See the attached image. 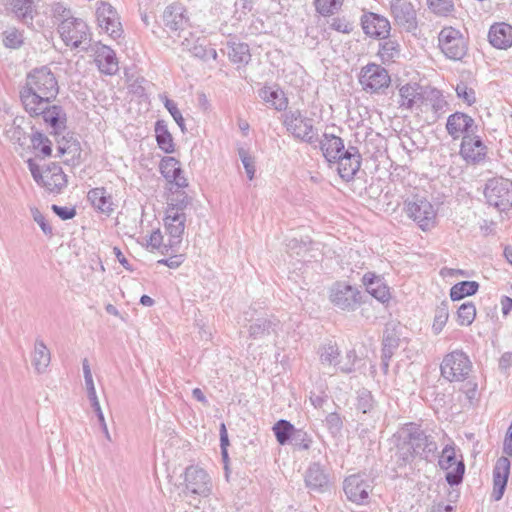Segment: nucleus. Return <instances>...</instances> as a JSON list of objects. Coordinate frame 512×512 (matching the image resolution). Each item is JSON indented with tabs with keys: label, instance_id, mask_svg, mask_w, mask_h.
<instances>
[{
	"label": "nucleus",
	"instance_id": "1",
	"mask_svg": "<svg viewBox=\"0 0 512 512\" xmlns=\"http://www.w3.org/2000/svg\"><path fill=\"white\" fill-rule=\"evenodd\" d=\"M58 94V80L45 66L32 69L19 90L20 102L26 113H38L44 105L53 103Z\"/></svg>",
	"mask_w": 512,
	"mask_h": 512
},
{
	"label": "nucleus",
	"instance_id": "2",
	"mask_svg": "<svg viewBox=\"0 0 512 512\" xmlns=\"http://www.w3.org/2000/svg\"><path fill=\"white\" fill-rule=\"evenodd\" d=\"M168 207L163 219L165 236L167 237L168 247L178 248L182 242L185 230L186 216L184 208L187 204V195L185 192H173L169 189L167 196Z\"/></svg>",
	"mask_w": 512,
	"mask_h": 512
},
{
	"label": "nucleus",
	"instance_id": "3",
	"mask_svg": "<svg viewBox=\"0 0 512 512\" xmlns=\"http://www.w3.org/2000/svg\"><path fill=\"white\" fill-rule=\"evenodd\" d=\"M469 39L461 30L452 27H443L438 34V48L451 60H461L467 54Z\"/></svg>",
	"mask_w": 512,
	"mask_h": 512
},
{
	"label": "nucleus",
	"instance_id": "4",
	"mask_svg": "<svg viewBox=\"0 0 512 512\" xmlns=\"http://www.w3.org/2000/svg\"><path fill=\"white\" fill-rule=\"evenodd\" d=\"M406 215L424 232L430 231L437 224V210L424 197H413L404 203Z\"/></svg>",
	"mask_w": 512,
	"mask_h": 512
},
{
	"label": "nucleus",
	"instance_id": "5",
	"mask_svg": "<svg viewBox=\"0 0 512 512\" xmlns=\"http://www.w3.org/2000/svg\"><path fill=\"white\" fill-rule=\"evenodd\" d=\"M391 76L386 68L376 63H368L360 69L358 82L368 94H380L391 85Z\"/></svg>",
	"mask_w": 512,
	"mask_h": 512
},
{
	"label": "nucleus",
	"instance_id": "6",
	"mask_svg": "<svg viewBox=\"0 0 512 512\" xmlns=\"http://www.w3.org/2000/svg\"><path fill=\"white\" fill-rule=\"evenodd\" d=\"M28 164L34 180L48 191L59 192L66 186L67 177L59 165L52 163L41 169L32 160Z\"/></svg>",
	"mask_w": 512,
	"mask_h": 512
},
{
	"label": "nucleus",
	"instance_id": "7",
	"mask_svg": "<svg viewBox=\"0 0 512 512\" xmlns=\"http://www.w3.org/2000/svg\"><path fill=\"white\" fill-rule=\"evenodd\" d=\"M471 370L469 357L461 351L447 354L441 363V375L450 382L465 380Z\"/></svg>",
	"mask_w": 512,
	"mask_h": 512
},
{
	"label": "nucleus",
	"instance_id": "8",
	"mask_svg": "<svg viewBox=\"0 0 512 512\" xmlns=\"http://www.w3.org/2000/svg\"><path fill=\"white\" fill-rule=\"evenodd\" d=\"M438 463L446 471V480L450 485H457L462 481L465 466L453 445H447L443 448Z\"/></svg>",
	"mask_w": 512,
	"mask_h": 512
},
{
	"label": "nucleus",
	"instance_id": "9",
	"mask_svg": "<svg viewBox=\"0 0 512 512\" xmlns=\"http://www.w3.org/2000/svg\"><path fill=\"white\" fill-rule=\"evenodd\" d=\"M32 118H42L50 133L54 136L61 134L67 127V115L60 105L47 103L38 113H27Z\"/></svg>",
	"mask_w": 512,
	"mask_h": 512
},
{
	"label": "nucleus",
	"instance_id": "10",
	"mask_svg": "<svg viewBox=\"0 0 512 512\" xmlns=\"http://www.w3.org/2000/svg\"><path fill=\"white\" fill-rule=\"evenodd\" d=\"M97 25L101 32L116 39L122 35L123 29L116 10L107 2H101L96 9Z\"/></svg>",
	"mask_w": 512,
	"mask_h": 512
},
{
	"label": "nucleus",
	"instance_id": "11",
	"mask_svg": "<svg viewBox=\"0 0 512 512\" xmlns=\"http://www.w3.org/2000/svg\"><path fill=\"white\" fill-rule=\"evenodd\" d=\"M485 196L488 202L500 209L512 205V182L508 179H492L486 186Z\"/></svg>",
	"mask_w": 512,
	"mask_h": 512
},
{
	"label": "nucleus",
	"instance_id": "12",
	"mask_svg": "<svg viewBox=\"0 0 512 512\" xmlns=\"http://www.w3.org/2000/svg\"><path fill=\"white\" fill-rule=\"evenodd\" d=\"M361 27L367 37L375 40L386 39L391 31L389 20L373 12L362 15Z\"/></svg>",
	"mask_w": 512,
	"mask_h": 512
},
{
	"label": "nucleus",
	"instance_id": "13",
	"mask_svg": "<svg viewBox=\"0 0 512 512\" xmlns=\"http://www.w3.org/2000/svg\"><path fill=\"white\" fill-rule=\"evenodd\" d=\"M487 146L476 133L461 140L459 154L467 163L478 164L487 157Z\"/></svg>",
	"mask_w": 512,
	"mask_h": 512
},
{
	"label": "nucleus",
	"instance_id": "14",
	"mask_svg": "<svg viewBox=\"0 0 512 512\" xmlns=\"http://www.w3.org/2000/svg\"><path fill=\"white\" fill-rule=\"evenodd\" d=\"M59 33L67 46L78 47L87 38V25L76 18H66L59 25Z\"/></svg>",
	"mask_w": 512,
	"mask_h": 512
},
{
	"label": "nucleus",
	"instance_id": "15",
	"mask_svg": "<svg viewBox=\"0 0 512 512\" xmlns=\"http://www.w3.org/2000/svg\"><path fill=\"white\" fill-rule=\"evenodd\" d=\"M476 129L474 119L465 113L455 112L447 118L446 130L453 140H462L475 133Z\"/></svg>",
	"mask_w": 512,
	"mask_h": 512
},
{
	"label": "nucleus",
	"instance_id": "16",
	"mask_svg": "<svg viewBox=\"0 0 512 512\" xmlns=\"http://www.w3.org/2000/svg\"><path fill=\"white\" fill-rule=\"evenodd\" d=\"M334 163L339 176L345 181H350L360 170L362 157L356 148L350 147Z\"/></svg>",
	"mask_w": 512,
	"mask_h": 512
},
{
	"label": "nucleus",
	"instance_id": "17",
	"mask_svg": "<svg viewBox=\"0 0 512 512\" xmlns=\"http://www.w3.org/2000/svg\"><path fill=\"white\" fill-rule=\"evenodd\" d=\"M94 63L103 74L114 75L119 69L115 52L108 46L96 43L93 48Z\"/></svg>",
	"mask_w": 512,
	"mask_h": 512
},
{
	"label": "nucleus",
	"instance_id": "18",
	"mask_svg": "<svg viewBox=\"0 0 512 512\" xmlns=\"http://www.w3.org/2000/svg\"><path fill=\"white\" fill-rule=\"evenodd\" d=\"M344 492L349 501L361 505L368 501L371 486L360 476L351 475L344 481Z\"/></svg>",
	"mask_w": 512,
	"mask_h": 512
},
{
	"label": "nucleus",
	"instance_id": "19",
	"mask_svg": "<svg viewBox=\"0 0 512 512\" xmlns=\"http://www.w3.org/2000/svg\"><path fill=\"white\" fill-rule=\"evenodd\" d=\"M362 284L366 291L376 300L383 304L389 303L392 298L391 289L383 277L374 272H367L362 278Z\"/></svg>",
	"mask_w": 512,
	"mask_h": 512
},
{
	"label": "nucleus",
	"instance_id": "20",
	"mask_svg": "<svg viewBox=\"0 0 512 512\" xmlns=\"http://www.w3.org/2000/svg\"><path fill=\"white\" fill-rule=\"evenodd\" d=\"M510 474V461L507 457H500L493 470L492 497L499 501L503 495Z\"/></svg>",
	"mask_w": 512,
	"mask_h": 512
},
{
	"label": "nucleus",
	"instance_id": "21",
	"mask_svg": "<svg viewBox=\"0 0 512 512\" xmlns=\"http://www.w3.org/2000/svg\"><path fill=\"white\" fill-rule=\"evenodd\" d=\"M159 169L164 178L178 188L188 186L187 179L182 174L180 162L174 157H164L161 159Z\"/></svg>",
	"mask_w": 512,
	"mask_h": 512
},
{
	"label": "nucleus",
	"instance_id": "22",
	"mask_svg": "<svg viewBox=\"0 0 512 512\" xmlns=\"http://www.w3.org/2000/svg\"><path fill=\"white\" fill-rule=\"evenodd\" d=\"M56 157L62 159L64 164L76 165L81 158V146L72 137H62L57 141Z\"/></svg>",
	"mask_w": 512,
	"mask_h": 512
},
{
	"label": "nucleus",
	"instance_id": "23",
	"mask_svg": "<svg viewBox=\"0 0 512 512\" xmlns=\"http://www.w3.org/2000/svg\"><path fill=\"white\" fill-rule=\"evenodd\" d=\"M88 201L98 212L110 216L115 210L113 197L104 187H95L88 191Z\"/></svg>",
	"mask_w": 512,
	"mask_h": 512
},
{
	"label": "nucleus",
	"instance_id": "24",
	"mask_svg": "<svg viewBox=\"0 0 512 512\" xmlns=\"http://www.w3.org/2000/svg\"><path fill=\"white\" fill-rule=\"evenodd\" d=\"M358 296V291L343 283H337L330 292L331 301L342 309L353 308L358 302Z\"/></svg>",
	"mask_w": 512,
	"mask_h": 512
},
{
	"label": "nucleus",
	"instance_id": "25",
	"mask_svg": "<svg viewBox=\"0 0 512 512\" xmlns=\"http://www.w3.org/2000/svg\"><path fill=\"white\" fill-rule=\"evenodd\" d=\"M259 96L266 105L277 111H284L289 105L286 93L278 85L264 86Z\"/></svg>",
	"mask_w": 512,
	"mask_h": 512
},
{
	"label": "nucleus",
	"instance_id": "26",
	"mask_svg": "<svg viewBox=\"0 0 512 512\" xmlns=\"http://www.w3.org/2000/svg\"><path fill=\"white\" fill-rule=\"evenodd\" d=\"M489 42L498 49H507L512 46V26L507 23H495L488 33Z\"/></svg>",
	"mask_w": 512,
	"mask_h": 512
},
{
	"label": "nucleus",
	"instance_id": "27",
	"mask_svg": "<svg viewBox=\"0 0 512 512\" xmlns=\"http://www.w3.org/2000/svg\"><path fill=\"white\" fill-rule=\"evenodd\" d=\"M285 125L288 130L297 138L310 140L313 134V126L300 114L292 113L286 116Z\"/></svg>",
	"mask_w": 512,
	"mask_h": 512
},
{
	"label": "nucleus",
	"instance_id": "28",
	"mask_svg": "<svg viewBox=\"0 0 512 512\" xmlns=\"http://www.w3.org/2000/svg\"><path fill=\"white\" fill-rule=\"evenodd\" d=\"M321 149L329 162H335L346 151L343 140L334 135L324 138Z\"/></svg>",
	"mask_w": 512,
	"mask_h": 512
},
{
	"label": "nucleus",
	"instance_id": "29",
	"mask_svg": "<svg viewBox=\"0 0 512 512\" xmlns=\"http://www.w3.org/2000/svg\"><path fill=\"white\" fill-rule=\"evenodd\" d=\"M155 136L159 148L165 153L175 152V143L172 134L169 132L167 124L159 120L155 124Z\"/></svg>",
	"mask_w": 512,
	"mask_h": 512
},
{
	"label": "nucleus",
	"instance_id": "30",
	"mask_svg": "<svg viewBox=\"0 0 512 512\" xmlns=\"http://www.w3.org/2000/svg\"><path fill=\"white\" fill-rule=\"evenodd\" d=\"M401 53L400 44L396 40H387L380 45L377 55L384 64L395 62Z\"/></svg>",
	"mask_w": 512,
	"mask_h": 512
},
{
	"label": "nucleus",
	"instance_id": "31",
	"mask_svg": "<svg viewBox=\"0 0 512 512\" xmlns=\"http://www.w3.org/2000/svg\"><path fill=\"white\" fill-rule=\"evenodd\" d=\"M399 104L404 109H411L422 97L415 85L406 84L399 89Z\"/></svg>",
	"mask_w": 512,
	"mask_h": 512
},
{
	"label": "nucleus",
	"instance_id": "32",
	"mask_svg": "<svg viewBox=\"0 0 512 512\" xmlns=\"http://www.w3.org/2000/svg\"><path fill=\"white\" fill-rule=\"evenodd\" d=\"M32 149L37 155L46 158L52 155V141L43 133H35L31 138Z\"/></svg>",
	"mask_w": 512,
	"mask_h": 512
},
{
	"label": "nucleus",
	"instance_id": "33",
	"mask_svg": "<svg viewBox=\"0 0 512 512\" xmlns=\"http://www.w3.org/2000/svg\"><path fill=\"white\" fill-rule=\"evenodd\" d=\"M479 285L475 281H463L455 284L450 290L452 300H461L467 296H471L477 292Z\"/></svg>",
	"mask_w": 512,
	"mask_h": 512
},
{
	"label": "nucleus",
	"instance_id": "34",
	"mask_svg": "<svg viewBox=\"0 0 512 512\" xmlns=\"http://www.w3.org/2000/svg\"><path fill=\"white\" fill-rule=\"evenodd\" d=\"M476 307L472 302L463 303L456 312V321L460 326H470L476 318Z\"/></svg>",
	"mask_w": 512,
	"mask_h": 512
},
{
	"label": "nucleus",
	"instance_id": "35",
	"mask_svg": "<svg viewBox=\"0 0 512 512\" xmlns=\"http://www.w3.org/2000/svg\"><path fill=\"white\" fill-rule=\"evenodd\" d=\"M229 59L236 64H247L251 59L248 44L233 43L230 47Z\"/></svg>",
	"mask_w": 512,
	"mask_h": 512
},
{
	"label": "nucleus",
	"instance_id": "36",
	"mask_svg": "<svg viewBox=\"0 0 512 512\" xmlns=\"http://www.w3.org/2000/svg\"><path fill=\"white\" fill-rule=\"evenodd\" d=\"M294 431V426L286 420H279L273 426V432L280 445L286 444Z\"/></svg>",
	"mask_w": 512,
	"mask_h": 512
},
{
	"label": "nucleus",
	"instance_id": "37",
	"mask_svg": "<svg viewBox=\"0 0 512 512\" xmlns=\"http://www.w3.org/2000/svg\"><path fill=\"white\" fill-rule=\"evenodd\" d=\"M167 243V237L162 235L160 230L153 231L148 240L147 247H150L152 250H159L163 254H168L169 252L175 251L174 247H168L165 244Z\"/></svg>",
	"mask_w": 512,
	"mask_h": 512
},
{
	"label": "nucleus",
	"instance_id": "38",
	"mask_svg": "<svg viewBox=\"0 0 512 512\" xmlns=\"http://www.w3.org/2000/svg\"><path fill=\"white\" fill-rule=\"evenodd\" d=\"M12 11L19 17L32 18L33 2L32 0H10Z\"/></svg>",
	"mask_w": 512,
	"mask_h": 512
},
{
	"label": "nucleus",
	"instance_id": "39",
	"mask_svg": "<svg viewBox=\"0 0 512 512\" xmlns=\"http://www.w3.org/2000/svg\"><path fill=\"white\" fill-rule=\"evenodd\" d=\"M429 9L437 15L446 16L453 11V0H427Z\"/></svg>",
	"mask_w": 512,
	"mask_h": 512
},
{
	"label": "nucleus",
	"instance_id": "40",
	"mask_svg": "<svg viewBox=\"0 0 512 512\" xmlns=\"http://www.w3.org/2000/svg\"><path fill=\"white\" fill-rule=\"evenodd\" d=\"M343 0H315L316 10L323 16H329L342 6Z\"/></svg>",
	"mask_w": 512,
	"mask_h": 512
},
{
	"label": "nucleus",
	"instance_id": "41",
	"mask_svg": "<svg viewBox=\"0 0 512 512\" xmlns=\"http://www.w3.org/2000/svg\"><path fill=\"white\" fill-rule=\"evenodd\" d=\"M456 93L459 99L468 106L476 102V93L473 88L469 87L466 83H459L456 86Z\"/></svg>",
	"mask_w": 512,
	"mask_h": 512
},
{
	"label": "nucleus",
	"instance_id": "42",
	"mask_svg": "<svg viewBox=\"0 0 512 512\" xmlns=\"http://www.w3.org/2000/svg\"><path fill=\"white\" fill-rule=\"evenodd\" d=\"M3 43L8 48L16 49L22 44V36L17 30L6 31Z\"/></svg>",
	"mask_w": 512,
	"mask_h": 512
},
{
	"label": "nucleus",
	"instance_id": "43",
	"mask_svg": "<svg viewBox=\"0 0 512 512\" xmlns=\"http://www.w3.org/2000/svg\"><path fill=\"white\" fill-rule=\"evenodd\" d=\"M164 105L167 108V110L170 112L173 119L176 121V123L183 128L184 127V119L182 117L181 112L177 108V105L168 99L167 97H164Z\"/></svg>",
	"mask_w": 512,
	"mask_h": 512
},
{
	"label": "nucleus",
	"instance_id": "44",
	"mask_svg": "<svg viewBox=\"0 0 512 512\" xmlns=\"http://www.w3.org/2000/svg\"><path fill=\"white\" fill-rule=\"evenodd\" d=\"M50 361V356L45 347H41L35 351L34 362L37 369L46 367Z\"/></svg>",
	"mask_w": 512,
	"mask_h": 512
},
{
	"label": "nucleus",
	"instance_id": "45",
	"mask_svg": "<svg viewBox=\"0 0 512 512\" xmlns=\"http://www.w3.org/2000/svg\"><path fill=\"white\" fill-rule=\"evenodd\" d=\"M463 392L469 400H475L479 397L478 384L475 381H468L463 386Z\"/></svg>",
	"mask_w": 512,
	"mask_h": 512
},
{
	"label": "nucleus",
	"instance_id": "46",
	"mask_svg": "<svg viewBox=\"0 0 512 512\" xmlns=\"http://www.w3.org/2000/svg\"><path fill=\"white\" fill-rule=\"evenodd\" d=\"M83 369H84V377H85L86 385L89 390V394L91 397L95 398V396H96L95 387H94V383H93V379H92L91 370H90L87 360H85L83 363Z\"/></svg>",
	"mask_w": 512,
	"mask_h": 512
},
{
	"label": "nucleus",
	"instance_id": "47",
	"mask_svg": "<svg viewBox=\"0 0 512 512\" xmlns=\"http://www.w3.org/2000/svg\"><path fill=\"white\" fill-rule=\"evenodd\" d=\"M32 214L34 220L40 225L42 230L45 233H51V227L46 223L45 217L37 208L32 209Z\"/></svg>",
	"mask_w": 512,
	"mask_h": 512
},
{
	"label": "nucleus",
	"instance_id": "48",
	"mask_svg": "<svg viewBox=\"0 0 512 512\" xmlns=\"http://www.w3.org/2000/svg\"><path fill=\"white\" fill-rule=\"evenodd\" d=\"M242 158V163L245 167V170L248 174V177L250 180H252L254 178V174H255V166H254V160L253 158H251L250 156L244 154L241 156Z\"/></svg>",
	"mask_w": 512,
	"mask_h": 512
},
{
	"label": "nucleus",
	"instance_id": "49",
	"mask_svg": "<svg viewBox=\"0 0 512 512\" xmlns=\"http://www.w3.org/2000/svg\"><path fill=\"white\" fill-rule=\"evenodd\" d=\"M448 320V314L447 313H441L437 315L434 319L432 329L435 333H439L442 331L444 326L446 325V322Z\"/></svg>",
	"mask_w": 512,
	"mask_h": 512
},
{
	"label": "nucleus",
	"instance_id": "50",
	"mask_svg": "<svg viewBox=\"0 0 512 512\" xmlns=\"http://www.w3.org/2000/svg\"><path fill=\"white\" fill-rule=\"evenodd\" d=\"M52 208L55 211V213L57 215H59L64 220L71 219L76 214L74 209H70V208H67V207H59L57 205H53Z\"/></svg>",
	"mask_w": 512,
	"mask_h": 512
},
{
	"label": "nucleus",
	"instance_id": "51",
	"mask_svg": "<svg viewBox=\"0 0 512 512\" xmlns=\"http://www.w3.org/2000/svg\"><path fill=\"white\" fill-rule=\"evenodd\" d=\"M183 262V255H174L169 259H161L158 261L159 264L166 265L170 268H177Z\"/></svg>",
	"mask_w": 512,
	"mask_h": 512
},
{
	"label": "nucleus",
	"instance_id": "52",
	"mask_svg": "<svg viewBox=\"0 0 512 512\" xmlns=\"http://www.w3.org/2000/svg\"><path fill=\"white\" fill-rule=\"evenodd\" d=\"M114 254L117 258V260L121 263V265L126 269L131 271L132 268L127 260V258L124 256V254L121 252V250L118 247H114L113 249Z\"/></svg>",
	"mask_w": 512,
	"mask_h": 512
},
{
	"label": "nucleus",
	"instance_id": "53",
	"mask_svg": "<svg viewBox=\"0 0 512 512\" xmlns=\"http://www.w3.org/2000/svg\"><path fill=\"white\" fill-rule=\"evenodd\" d=\"M503 450L506 455L512 456V435L509 433L505 437Z\"/></svg>",
	"mask_w": 512,
	"mask_h": 512
},
{
	"label": "nucleus",
	"instance_id": "54",
	"mask_svg": "<svg viewBox=\"0 0 512 512\" xmlns=\"http://www.w3.org/2000/svg\"><path fill=\"white\" fill-rule=\"evenodd\" d=\"M503 314L507 315L512 310V298L506 297L502 300Z\"/></svg>",
	"mask_w": 512,
	"mask_h": 512
},
{
	"label": "nucleus",
	"instance_id": "55",
	"mask_svg": "<svg viewBox=\"0 0 512 512\" xmlns=\"http://www.w3.org/2000/svg\"><path fill=\"white\" fill-rule=\"evenodd\" d=\"M193 396L200 402H206V398L203 394V392L201 391V389L199 388H195L193 390Z\"/></svg>",
	"mask_w": 512,
	"mask_h": 512
},
{
	"label": "nucleus",
	"instance_id": "56",
	"mask_svg": "<svg viewBox=\"0 0 512 512\" xmlns=\"http://www.w3.org/2000/svg\"><path fill=\"white\" fill-rule=\"evenodd\" d=\"M140 302L144 306H152L154 304L153 299L147 295H143L140 299Z\"/></svg>",
	"mask_w": 512,
	"mask_h": 512
},
{
	"label": "nucleus",
	"instance_id": "57",
	"mask_svg": "<svg viewBox=\"0 0 512 512\" xmlns=\"http://www.w3.org/2000/svg\"><path fill=\"white\" fill-rule=\"evenodd\" d=\"M221 440V447L223 449V453L226 454L227 446L229 445L228 436H224L220 438Z\"/></svg>",
	"mask_w": 512,
	"mask_h": 512
},
{
	"label": "nucleus",
	"instance_id": "58",
	"mask_svg": "<svg viewBox=\"0 0 512 512\" xmlns=\"http://www.w3.org/2000/svg\"><path fill=\"white\" fill-rule=\"evenodd\" d=\"M505 256L508 262L512 265V249H506Z\"/></svg>",
	"mask_w": 512,
	"mask_h": 512
},
{
	"label": "nucleus",
	"instance_id": "59",
	"mask_svg": "<svg viewBox=\"0 0 512 512\" xmlns=\"http://www.w3.org/2000/svg\"><path fill=\"white\" fill-rule=\"evenodd\" d=\"M224 436H228V434H227V429H226L225 424L222 423L220 426V438L224 437Z\"/></svg>",
	"mask_w": 512,
	"mask_h": 512
},
{
	"label": "nucleus",
	"instance_id": "60",
	"mask_svg": "<svg viewBox=\"0 0 512 512\" xmlns=\"http://www.w3.org/2000/svg\"><path fill=\"white\" fill-rule=\"evenodd\" d=\"M106 310L111 314H114V315L118 314V311L116 310V308L111 304L107 305Z\"/></svg>",
	"mask_w": 512,
	"mask_h": 512
},
{
	"label": "nucleus",
	"instance_id": "61",
	"mask_svg": "<svg viewBox=\"0 0 512 512\" xmlns=\"http://www.w3.org/2000/svg\"><path fill=\"white\" fill-rule=\"evenodd\" d=\"M314 472L310 473L308 478H307V482L310 484V485H317V483H314L313 480H312V476H313Z\"/></svg>",
	"mask_w": 512,
	"mask_h": 512
},
{
	"label": "nucleus",
	"instance_id": "62",
	"mask_svg": "<svg viewBox=\"0 0 512 512\" xmlns=\"http://www.w3.org/2000/svg\"><path fill=\"white\" fill-rule=\"evenodd\" d=\"M243 128L247 129L248 128V124L243 125Z\"/></svg>",
	"mask_w": 512,
	"mask_h": 512
},
{
	"label": "nucleus",
	"instance_id": "63",
	"mask_svg": "<svg viewBox=\"0 0 512 512\" xmlns=\"http://www.w3.org/2000/svg\"><path fill=\"white\" fill-rule=\"evenodd\" d=\"M243 128L247 129L248 128V124L243 125Z\"/></svg>",
	"mask_w": 512,
	"mask_h": 512
}]
</instances>
